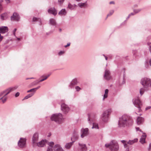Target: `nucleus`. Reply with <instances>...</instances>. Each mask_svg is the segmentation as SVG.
<instances>
[{
    "mask_svg": "<svg viewBox=\"0 0 151 151\" xmlns=\"http://www.w3.org/2000/svg\"><path fill=\"white\" fill-rule=\"evenodd\" d=\"M47 151H53L52 147H48Z\"/></svg>",
    "mask_w": 151,
    "mask_h": 151,
    "instance_id": "nucleus-44",
    "label": "nucleus"
},
{
    "mask_svg": "<svg viewBox=\"0 0 151 151\" xmlns=\"http://www.w3.org/2000/svg\"><path fill=\"white\" fill-rule=\"evenodd\" d=\"M26 139L24 138H21L18 142V145L19 147L21 148L24 147L25 146Z\"/></svg>",
    "mask_w": 151,
    "mask_h": 151,
    "instance_id": "nucleus-10",
    "label": "nucleus"
},
{
    "mask_svg": "<svg viewBox=\"0 0 151 151\" xmlns=\"http://www.w3.org/2000/svg\"><path fill=\"white\" fill-rule=\"evenodd\" d=\"M19 93L18 92H17L15 95V96L16 97H17L19 96Z\"/></svg>",
    "mask_w": 151,
    "mask_h": 151,
    "instance_id": "nucleus-49",
    "label": "nucleus"
},
{
    "mask_svg": "<svg viewBox=\"0 0 151 151\" xmlns=\"http://www.w3.org/2000/svg\"><path fill=\"white\" fill-rule=\"evenodd\" d=\"M114 11L113 10H111L110 11L109 13L107 15V17L106 18V19L107 18L111 15L114 13Z\"/></svg>",
    "mask_w": 151,
    "mask_h": 151,
    "instance_id": "nucleus-34",
    "label": "nucleus"
},
{
    "mask_svg": "<svg viewBox=\"0 0 151 151\" xmlns=\"http://www.w3.org/2000/svg\"><path fill=\"white\" fill-rule=\"evenodd\" d=\"M132 122L133 120L130 117L126 115H124L119 118L118 125L120 127H124L128 125H131Z\"/></svg>",
    "mask_w": 151,
    "mask_h": 151,
    "instance_id": "nucleus-1",
    "label": "nucleus"
},
{
    "mask_svg": "<svg viewBox=\"0 0 151 151\" xmlns=\"http://www.w3.org/2000/svg\"><path fill=\"white\" fill-rule=\"evenodd\" d=\"M148 150L149 151L151 150V143L149 144V147H148Z\"/></svg>",
    "mask_w": 151,
    "mask_h": 151,
    "instance_id": "nucleus-48",
    "label": "nucleus"
},
{
    "mask_svg": "<svg viewBox=\"0 0 151 151\" xmlns=\"http://www.w3.org/2000/svg\"><path fill=\"white\" fill-rule=\"evenodd\" d=\"M151 108V106H149L146 108V110H147L149 109H150Z\"/></svg>",
    "mask_w": 151,
    "mask_h": 151,
    "instance_id": "nucleus-57",
    "label": "nucleus"
},
{
    "mask_svg": "<svg viewBox=\"0 0 151 151\" xmlns=\"http://www.w3.org/2000/svg\"><path fill=\"white\" fill-rule=\"evenodd\" d=\"M79 137V135L77 133L73 134L72 137L71 138V140L74 141V142L78 139Z\"/></svg>",
    "mask_w": 151,
    "mask_h": 151,
    "instance_id": "nucleus-25",
    "label": "nucleus"
},
{
    "mask_svg": "<svg viewBox=\"0 0 151 151\" xmlns=\"http://www.w3.org/2000/svg\"><path fill=\"white\" fill-rule=\"evenodd\" d=\"M109 92V90L108 89H106L105 91V93L104 95L103 100H104L106 98L108 97V94Z\"/></svg>",
    "mask_w": 151,
    "mask_h": 151,
    "instance_id": "nucleus-28",
    "label": "nucleus"
},
{
    "mask_svg": "<svg viewBox=\"0 0 151 151\" xmlns=\"http://www.w3.org/2000/svg\"><path fill=\"white\" fill-rule=\"evenodd\" d=\"M106 148L109 147L111 151H117L119 149V145L117 142L115 140H112L109 143L105 145Z\"/></svg>",
    "mask_w": 151,
    "mask_h": 151,
    "instance_id": "nucleus-2",
    "label": "nucleus"
},
{
    "mask_svg": "<svg viewBox=\"0 0 151 151\" xmlns=\"http://www.w3.org/2000/svg\"><path fill=\"white\" fill-rule=\"evenodd\" d=\"M49 24L51 25L55 26L57 23L55 19L53 18H51L49 20Z\"/></svg>",
    "mask_w": 151,
    "mask_h": 151,
    "instance_id": "nucleus-24",
    "label": "nucleus"
},
{
    "mask_svg": "<svg viewBox=\"0 0 151 151\" xmlns=\"http://www.w3.org/2000/svg\"><path fill=\"white\" fill-rule=\"evenodd\" d=\"M54 151H64L61 146L58 144L55 145L53 147Z\"/></svg>",
    "mask_w": 151,
    "mask_h": 151,
    "instance_id": "nucleus-17",
    "label": "nucleus"
},
{
    "mask_svg": "<svg viewBox=\"0 0 151 151\" xmlns=\"http://www.w3.org/2000/svg\"><path fill=\"white\" fill-rule=\"evenodd\" d=\"M75 89L77 91H78L81 89V88L78 86H76L75 87Z\"/></svg>",
    "mask_w": 151,
    "mask_h": 151,
    "instance_id": "nucleus-42",
    "label": "nucleus"
},
{
    "mask_svg": "<svg viewBox=\"0 0 151 151\" xmlns=\"http://www.w3.org/2000/svg\"><path fill=\"white\" fill-rule=\"evenodd\" d=\"M35 78H27L26 79V80L29 79H34Z\"/></svg>",
    "mask_w": 151,
    "mask_h": 151,
    "instance_id": "nucleus-61",
    "label": "nucleus"
},
{
    "mask_svg": "<svg viewBox=\"0 0 151 151\" xmlns=\"http://www.w3.org/2000/svg\"><path fill=\"white\" fill-rule=\"evenodd\" d=\"M70 42L68 43L66 45H65L64 46L65 47H67L69 46L70 45Z\"/></svg>",
    "mask_w": 151,
    "mask_h": 151,
    "instance_id": "nucleus-50",
    "label": "nucleus"
},
{
    "mask_svg": "<svg viewBox=\"0 0 151 151\" xmlns=\"http://www.w3.org/2000/svg\"><path fill=\"white\" fill-rule=\"evenodd\" d=\"M48 12L49 13L52 14L54 16H55L57 13V10L54 7H51L48 10Z\"/></svg>",
    "mask_w": 151,
    "mask_h": 151,
    "instance_id": "nucleus-14",
    "label": "nucleus"
},
{
    "mask_svg": "<svg viewBox=\"0 0 151 151\" xmlns=\"http://www.w3.org/2000/svg\"><path fill=\"white\" fill-rule=\"evenodd\" d=\"M35 92V89L34 88H32L30 90H28L27 91V92L29 93V92H32V93H34Z\"/></svg>",
    "mask_w": 151,
    "mask_h": 151,
    "instance_id": "nucleus-40",
    "label": "nucleus"
},
{
    "mask_svg": "<svg viewBox=\"0 0 151 151\" xmlns=\"http://www.w3.org/2000/svg\"><path fill=\"white\" fill-rule=\"evenodd\" d=\"M110 71L107 69L105 70L104 74V78L107 80H109L111 79Z\"/></svg>",
    "mask_w": 151,
    "mask_h": 151,
    "instance_id": "nucleus-12",
    "label": "nucleus"
},
{
    "mask_svg": "<svg viewBox=\"0 0 151 151\" xmlns=\"http://www.w3.org/2000/svg\"><path fill=\"white\" fill-rule=\"evenodd\" d=\"M78 144L79 148L81 151H87V148L85 144L80 143Z\"/></svg>",
    "mask_w": 151,
    "mask_h": 151,
    "instance_id": "nucleus-15",
    "label": "nucleus"
},
{
    "mask_svg": "<svg viewBox=\"0 0 151 151\" xmlns=\"http://www.w3.org/2000/svg\"><path fill=\"white\" fill-rule=\"evenodd\" d=\"M0 97H1L0 98V99H1L3 103L6 102L7 98V96H2Z\"/></svg>",
    "mask_w": 151,
    "mask_h": 151,
    "instance_id": "nucleus-29",
    "label": "nucleus"
},
{
    "mask_svg": "<svg viewBox=\"0 0 151 151\" xmlns=\"http://www.w3.org/2000/svg\"><path fill=\"white\" fill-rule=\"evenodd\" d=\"M61 109L65 114L68 113L70 110V108L68 105L64 103H63L61 105Z\"/></svg>",
    "mask_w": 151,
    "mask_h": 151,
    "instance_id": "nucleus-9",
    "label": "nucleus"
},
{
    "mask_svg": "<svg viewBox=\"0 0 151 151\" xmlns=\"http://www.w3.org/2000/svg\"><path fill=\"white\" fill-rule=\"evenodd\" d=\"M29 98V97H28V95H27V96H25V97L23 99H27L28 98Z\"/></svg>",
    "mask_w": 151,
    "mask_h": 151,
    "instance_id": "nucleus-55",
    "label": "nucleus"
},
{
    "mask_svg": "<svg viewBox=\"0 0 151 151\" xmlns=\"http://www.w3.org/2000/svg\"><path fill=\"white\" fill-rule=\"evenodd\" d=\"M54 144V143L52 142H49L48 143V145L50 146V147H52V146Z\"/></svg>",
    "mask_w": 151,
    "mask_h": 151,
    "instance_id": "nucleus-39",
    "label": "nucleus"
},
{
    "mask_svg": "<svg viewBox=\"0 0 151 151\" xmlns=\"http://www.w3.org/2000/svg\"><path fill=\"white\" fill-rule=\"evenodd\" d=\"M133 102L134 105L138 109L139 112L141 111V106L142 104L141 101L138 99H134L133 100Z\"/></svg>",
    "mask_w": 151,
    "mask_h": 151,
    "instance_id": "nucleus-8",
    "label": "nucleus"
},
{
    "mask_svg": "<svg viewBox=\"0 0 151 151\" xmlns=\"http://www.w3.org/2000/svg\"><path fill=\"white\" fill-rule=\"evenodd\" d=\"M145 139L141 137L140 139L139 142L142 144L145 142Z\"/></svg>",
    "mask_w": 151,
    "mask_h": 151,
    "instance_id": "nucleus-35",
    "label": "nucleus"
},
{
    "mask_svg": "<svg viewBox=\"0 0 151 151\" xmlns=\"http://www.w3.org/2000/svg\"><path fill=\"white\" fill-rule=\"evenodd\" d=\"M74 142V141H73L71 142L66 143L65 146V148L67 149H70L73 145Z\"/></svg>",
    "mask_w": 151,
    "mask_h": 151,
    "instance_id": "nucleus-21",
    "label": "nucleus"
},
{
    "mask_svg": "<svg viewBox=\"0 0 151 151\" xmlns=\"http://www.w3.org/2000/svg\"><path fill=\"white\" fill-rule=\"evenodd\" d=\"M121 142L123 144V145L127 142V141L125 140H121Z\"/></svg>",
    "mask_w": 151,
    "mask_h": 151,
    "instance_id": "nucleus-51",
    "label": "nucleus"
},
{
    "mask_svg": "<svg viewBox=\"0 0 151 151\" xmlns=\"http://www.w3.org/2000/svg\"><path fill=\"white\" fill-rule=\"evenodd\" d=\"M65 0H58V3L59 5H62L63 4Z\"/></svg>",
    "mask_w": 151,
    "mask_h": 151,
    "instance_id": "nucleus-37",
    "label": "nucleus"
},
{
    "mask_svg": "<svg viewBox=\"0 0 151 151\" xmlns=\"http://www.w3.org/2000/svg\"><path fill=\"white\" fill-rule=\"evenodd\" d=\"M40 86H38V87H37V88H34L35 89V91H36L38 89H39V88H40Z\"/></svg>",
    "mask_w": 151,
    "mask_h": 151,
    "instance_id": "nucleus-53",
    "label": "nucleus"
},
{
    "mask_svg": "<svg viewBox=\"0 0 151 151\" xmlns=\"http://www.w3.org/2000/svg\"><path fill=\"white\" fill-rule=\"evenodd\" d=\"M8 30L7 27L6 26H2L0 27V34H4L7 32Z\"/></svg>",
    "mask_w": 151,
    "mask_h": 151,
    "instance_id": "nucleus-18",
    "label": "nucleus"
},
{
    "mask_svg": "<svg viewBox=\"0 0 151 151\" xmlns=\"http://www.w3.org/2000/svg\"><path fill=\"white\" fill-rule=\"evenodd\" d=\"M32 20L33 22H35L37 21H39L41 22V19L40 18H37L35 17H34L33 18Z\"/></svg>",
    "mask_w": 151,
    "mask_h": 151,
    "instance_id": "nucleus-33",
    "label": "nucleus"
},
{
    "mask_svg": "<svg viewBox=\"0 0 151 151\" xmlns=\"http://www.w3.org/2000/svg\"><path fill=\"white\" fill-rule=\"evenodd\" d=\"M34 93H31L28 94L27 95L28 96V97H29V98H30L32 96H33L34 95Z\"/></svg>",
    "mask_w": 151,
    "mask_h": 151,
    "instance_id": "nucleus-46",
    "label": "nucleus"
},
{
    "mask_svg": "<svg viewBox=\"0 0 151 151\" xmlns=\"http://www.w3.org/2000/svg\"><path fill=\"white\" fill-rule=\"evenodd\" d=\"M114 4V2L113 1H111L109 2V4Z\"/></svg>",
    "mask_w": 151,
    "mask_h": 151,
    "instance_id": "nucleus-59",
    "label": "nucleus"
},
{
    "mask_svg": "<svg viewBox=\"0 0 151 151\" xmlns=\"http://www.w3.org/2000/svg\"><path fill=\"white\" fill-rule=\"evenodd\" d=\"M39 135L38 134L36 133H35L32 137V142L33 144H34L36 143L38 139Z\"/></svg>",
    "mask_w": 151,
    "mask_h": 151,
    "instance_id": "nucleus-16",
    "label": "nucleus"
},
{
    "mask_svg": "<svg viewBox=\"0 0 151 151\" xmlns=\"http://www.w3.org/2000/svg\"><path fill=\"white\" fill-rule=\"evenodd\" d=\"M127 142H126L123 145L124 146V147L125 148H127L128 147V146L127 145L128 143H127Z\"/></svg>",
    "mask_w": 151,
    "mask_h": 151,
    "instance_id": "nucleus-43",
    "label": "nucleus"
},
{
    "mask_svg": "<svg viewBox=\"0 0 151 151\" xmlns=\"http://www.w3.org/2000/svg\"><path fill=\"white\" fill-rule=\"evenodd\" d=\"M150 64V65L151 66V58L150 59V61H149Z\"/></svg>",
    "mask_w": 151,
    "mask_h": 151,
    "instance_id": "nucleus-64",
    "label": "nucleus"
},
{
    "mask_svg": "<svg viewBox=\"0 0 151 151\" xmlns=\"http://www.w3.org/2000/svg\"><path fill=\"white\" fill-rule=\"evenodd\" d=\"M111 110L110 109L105 111L102 115L101 120L104 122H106L108 120L109 116L111 113Z\"/></svg>",
    "mask_w": 151,
    "mask_h": 151,
    "instance_id": "nucleus-6",
    "label": "nucleus"
},
{
    "mask_svg": "<svg viewBox=\"0 0 151 151\" xmlns=\"http://www.w3.org/2000/svg\"><path fill=\"white\" fill-rule=\"evenodd\" d=\"M76 6V5L75 4H74L73 5H72L71 4L69 3L68 4V8H69L70 9H73L74 7Z\"/></svg>",
    "mask_w": 151,
    "mask_h": 151,
    "instance_id": "nucleus-32",
    "label": "nucleus"
},
{
    "mask_svg": "<svg viewBox=\"0 0 151 151\" xmlns=\"http://www.w3.org/2000/svg\"><path fill=\"white\" fill-rule=\"evenodd\" d=\"M146 89H144L143 88H141L140 89V93L141 95H142L144 93Z\"/></svg>",
    "mask_w": 151,
    "mask_h": 151,
    "instance_id": "nucleus-38",
    "label": "nucleus"
},
{
    "mask_svg": "<svg viewBox=\"0 0 151 151\" xmlns=\"http://www.w3.org/2000/svg\"><path fill=\"white\" fill-rule=\"evenodd\" d=\"M141 9H134V12L135 13V14H137L140 11H141Z\"/></svg>",
    "mask_w": 151,
    "mask_h": 151,
    "instance_id": "nucleus-36",
    "label": "nucleus"
},
{
    "mask_svg": "<svg viewBox=\"0 0 151 151\" xmlns=\"http://www.w3.org/2000/svg\"><path fill=\"white\" fill-rule=\"evenodd\" d=\"M89 134L88 129V128H82L81 129V137L83 138Z\"/></svg>",
    "mask_w": 151,
    "mask_h": 151,
    "instance_id": "nucleus-11",
    "label": "nucleus"
},
{
    "mask_svg": "<svg viewBox=\"0 0 151 151\" xmlns=\"http://www.w3.org/2000/svg\"><path fill=\"white\" fill-rule=\"evenodd\" d=\"M138 139L137 138H135L133 140H129L127 142V143L130 145H133L135 142H137Z\"/></svg>",
    "mask_w": 151,
    "mask_h": 151,
    "instance_id": "nucleus-27",
    "label": "nucleus"
},
{
    "mask_svg": "<svg viewBox=\"0 0 151 151\" xmlns=\"http://www.w3.org/2000/svg\"><path fill=\"white\" fill-rule=\"evenodd\" d=\"M149 50L150 52H151V45H150L149 47Z\"/></svg>",
    "mask_w": 151,
    "mask_h": 151,
    "instance_id": "nucleus-62",
    "label": "nucleus"
},
{
    "mask_svg": "<svg viewBox=\"0 0 151 151\" xmlns=\"http://www.w3.org/2000/svg\"><path fill=\"white\" fill-rule=\"evenodd\" d=\"M46 140H44L42 139L40 142L37 143V145L38 147H43L46 142Z\"/></svg>",
    "mask_w": 151,
    "mask_h": 151,
    "instance_id": "nucleus-20",
    "label": "nucleus"
},
{
    "mask_svg": "<svg viewBox=\"0 0 151 151\" xmlns=\"http://www.w3.org/2000/svg\"><path fill=\"white\" fill-rule=\"evenodd\" d=\"M20 17L17 13H14L12 16L11 17V19L12 21H18L20 19Z\"/></svg>",
    "mask_w": 151,
    "mask_h": 151,
    "instance_id": "nucleus-13",
    "label": "nucleus"
},
{
    "mask_svg": "<svg viewBox=\"0 0 151 151\" xmlns=\"http://www.w3.org/2000/svg\"><path fill=\"white\" fill-rule=\"evenodd\" d=\"M141 83L145 88L151 87V79L149 78H142Z\"/></svg>",
    "mask_w": 151,
    "mask_h": 151,
    "instance_id": "nucleus-4",
    "label": "nucleus"
},
{
    "mask_svg": "<svg viewBox=\"0 0 151 151\" xmlns=\"http://www.w3.org/2000/svg\"><path fill=\"white\" fill-rule=\"evenodd\" d=\"M50 75V74H48L46 76H41V78H43V79H41L40 81H35L34 83H35L34 84L35 85L38 83L40 82H42L45 80H46Z\"/></svg>",
    "mask_w": 151,
    "mask_h": 151,
    "instance_id": "nucleus-19",
    "label": "nucleus"
},
{
    "mask_svg": "<svg viewBox=\"0 0 151 151\" xmlns=\"http://www.w3.org/2000/svg\"><path fill=\"white\" fill-rule=\"evenodd\" d=\"M17 30V29L15 28L14 30L13 31V35L15 36V32Z\"/></svg>",
    "mask_w": 151,
    "mask_h": 151,
    "instance_id": "nucleus-47",
    "label": "nucleus"
},
{
    "mask_svg": "<svg viewBox=\"0 0 151 151\" xmlns=\"http://www.w3.org/2000/svg\"><path fill=\"white\" fill-rule=\"evenodd\" d=\"M124 76H125L124 74V76H123V82H122L123 84H124L125 83V80L124 79Z\"/></svg>",
    "mask_w": 151,
    "mask_h": 151,
    "instance_id": "nucleus-52",
    "label": "nucleus"
},
{
    "mask_svg": "<svg viewBox=\"0 0 151 151\" xmlns=\"http://www.w3.org/2000/svg\"><path fill=\"white\" fill-rule=\"evenodd\" d=\"M65 53L64 51H61L59 52L58 53V55L59 56H61L63 55Z\"/></svg>",
    "mask_w": 151,
    "mask_h": 151,
    "instance_id": "nucleus-41",
    "label": "nucleus"
},
{
    "mask_svg": "<svg viewBox=\"0 0 151 151\" xmlns=\"http://www.w3.org/2000/svg\"><path fill=\"white\" fill-rule=\"evenodd\" d=\"M77 83V81L76 79H75L73 80L71 82L70 84V86H73L76 85Z\"/></svg>",
    "mask_w": 151,
    "mask_h": 151,
    "instance_id": "nucleus-30",
    "label": "nucleus"
},
{
    "mask_svg": "<svg viewBox=\"0 0 151 151\" xmlns=\"http://www.w3.org/2000/svg\"><path fill=\"white\" fill-rule=\"evenodd\" d=\"M126 151H129V149L128 147L126 148Z\"/></svg>",
    "mask_w": 151,
    "mask_h": 151,
    "instance_id": "nucleus-63",
    "label": "nucleus"
},
{
    "mask_svg": "<svg viewBox=\"0 0 151 151\" xmlns=\"http://www.w3.org/2000/svg\"><path fill=\"white\" fill-rule=\"evenodd\" d=\"M8 15L6 13L2 14L1 15V19L2 20H5L8 18Z\"/></svg>",
    "mask_w": 151,
    "mask_h": 151,
    "instance_id": "nucleus-26",
    "label": "nucleus"
},
{
    "mask_svg": "<svg viewBox=\"0 0 151 151\" xmlns=\"http://www.w3.org/2000/svg\"><path fill=\"white\" fill-rule=\"evenodd\" d=\"M146 135L145 133H143L142 135V136L141 137L143 138L146 139Z\"/></svg>",
    "mask_w": 151,
    "mask_h": 151,
    "instance_id": "nucleus-45",
    "label": "nucleus"
},
{
    "mask_svg": "<svg viewBox=\"0 0 151 151\" xmlns=\"http://www.w3.org/2000/svg\"><path fill=\"white\" fill-rule=\"evenodd\" d=\"M18 86H15L13 87L9 88L4 90L0 93V97H1L2 96H6V95L8 94L11 92L16 90Z\"/></svg>",
    "mask_w": 151,
    "mask_h": 151,
    "instance_id": "nucleus-7",
    "label": "nucleus"
},
{
    "mask_svg": "<svg viewBox=\"0 0 151 151\" xmlns=\"http://www.w3.org/2000/svg\"><path fill=\"white\" fill-rule=\"evenodd\" d=\"M67 13V12L65 9H63L58 12V14L60 16H65Z\"/></svg>",
    "mask_w": 151,
    "mask_h": 151,
    "instance_id": "nucleus-22",
    "label": "nucleus"
},
{
    "mask_svg": "<svg viewBox=\"0 0 151 151\" xmlns=\"http://www.w3.org/2000/svg\"><path fill=\"white\" fill-rule=\"evenodd\" d=\"M2 7L1 4H0V11H1L2 9Z\"/></svg>",
    "mask_w": 151,
    "mask_h": 151,
    "instance_id": "nucleus-60",
    "label": "nucleus"
},
{
    "mask_svg": "<svg viewBox=\"0 0 151 151\" xmlns=\"http://www.w3.org/2000/svg\"><path fill=\"white\" fill-rule=\"evenodd\" d=\"M136 129L137 131L139 130L140 132L141 131V130H140L139 128V127H136Z\"/></svg>",
    "mask_w": 151,
    "mask_h": 151,
    "instance_id": "nucleus-58",
    "label": "nucleus"
},
{
    "mask_svg": "<svg viewBox=\"0 0 151 151\" xmlns=\"http://www.w3.org/2000/svg\"><path fill=\"white\" fill-rule=\"evenodd\" d=\"M103 55L104 56L105 58V60H108V58L104 54Z\"/></svg>",
    "mask_w": 151,
    "mask_h": 151,
    "instance_id": "nucleus-56",
    "label": "nucleus"
},
{
    "mask_svg": "<svg viewBox=\"0 0 151 151\" xmlns=\"http://www.w3.org/2000/svg\"><path fill=\"white\" fill-rule=\"evenodd\" d=\"M130 16L132 15H134L135 14V13L134 12L131 13L130 14H129Z\"/></svg>",
    "mask_w": 151,
    "mask_h": 151,
    "instance_id": "nucleus-54",
    "label": "nucleus"
},
{
    "mask_svg": "<svg viewBox=\"0 0 151 151\" xmlns=\"http://www.w3.org/2000/svg\"><path fill=\"white\" fill-rule=\"evenodd\" d=\"M50 119L52 121H54L58 124L61 123L63 119L62 115L60 113L52 114Z\"/></svg>",
    "mask_w": 151,
    "mask_h": 151,
    "instance_id": "nucleus-3",
    "label": "nucleus"
},
{
    "mask_svg": "<svg viewBox=\"0 0 151 151\" xmlns=\"http://www.w3.org/2000/svg\"><path fill=\"white\" fill-rule=\"evenodd\" d=\"M88 121L90 124H93V126L92 127V129L95 128L96 129H99V126L98 124L93 123L94 121V119L93 118V114H88Z\"/></svg>",
    "mask_w": 151,
    "mask_h": 151,
    "instance_id": "nucleus-5",
    "label": "nucleus"
},
{
    "mask_svg": "<svg viewBox=\"0 0 151 151\" xmlns=\"http://www.w3.org/2000/svg\"><path fill=\"white\" fill-rule=\"evenodd\" d=\"M86 3H81L78 4V6L81 8L84 7L86 6Z\"/></svg>",
    "mask_w": 151,
    "mask_h": 151,
    "instance_id": "nucleus-31",
    "label": "nucleus"
},
{
    "mask_svg": "<svg viewBox=\"0 0 151 151\" xmlns=\"http://www.w3.org/2000/svg\"><path fill=\"white\" fill-rule=\"evenodd\" d=\"M144 122V119L143 118L141 117H138L137 120V122L138 124H142Z\"/></svg>",
    "mask_w": 151,
    "mask_h": 151,
    "instance_id": "nucleus-23",
    "label": "nucleus"
}]
</instances>
